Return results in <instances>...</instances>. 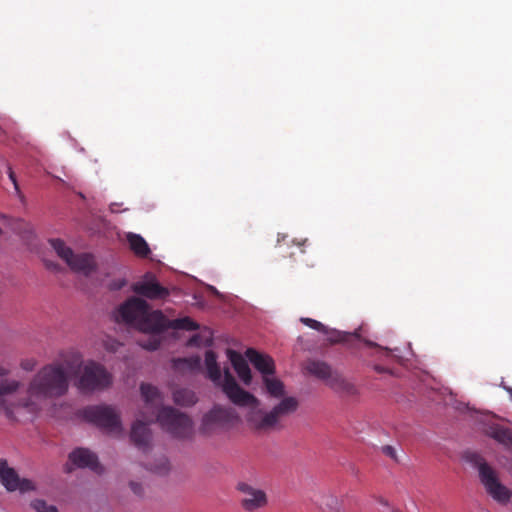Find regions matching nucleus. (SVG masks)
Wrapping results in <instances>:
<instances>
[{"label":"nucleus","instance_id":"obj_3","mask_svg":"<svg viewBox=\"0 0 512 512\" xmlns=\"http://www.w3.org/2000/svg\"><path fill=\"white\" fill-rule=\"evenodd\" d=\"M66 360L67 354L62 362L46 365L35 374L28 387V398L16 405V413L25 410L34 414L47 400L60 397L68 391L71 370Z\"/></svg>","mask_w":512,"mask_h":512},{"label":"nucleus","instance_id":"obj_5","mask_svg":"<svg viewBox=\"0 0 512 512\" xmlns=\"http://www.w3.org/2000/svg\"><path fill=\"white\" fill-rule=\"evenodd\" d=\"M115 319L147 333H156L158 321H163L160 310L150 311L148 303L137 297L121 304L115 312Z\"/></svg>","mask_w":512,"mask_h":512},{"label":"nucleus","instance_id":"obj_11","mask_svg":"<svg viewBox=\"0 0 512 512\" xmlns=\"http://www.w3.org/2000/svg\"><path fill=\"white\" fill-rule=\"evenodd\" d=\"M235 418L231 409L215 406L203 416L200 430L207 435L216 433L225 429Z\"/></svg>","mask_w":512,"mask_h":512},{"label":"nucleus","instance_id":"obj_33","mask_svg":"<svg viewBox=\"0 0 512 512\" xmlns=\"http://www.w3.org/2000/svg\"><path fill=\"white\" fill-rule=\"evenodd\" d=\"M374 370L378 373H385L387 372L388 370L382 366H379V365H375L374 366Z\"/></svg>","mask_w":512,"mask_h":512},{"label":"nucleus","instance_id":"obj_16","mask_svg":"<svg viewBox=\"0 0 512 512\" xmlns=\"http://www.w3.org/2000/svg\"><path fill=\"white\" fill-rule=\"evenodd\" d=\"M69 460L77 467L90 468L96 473L103 471L97 456L88 449L78 448L74 450L70 453Z\"/></svg>","mask_w":512,"mask_h":512},{"label":"nucleus","instance_id":"obj_17","mask_svg":"<svg viewBox=\"0 0 512 512\" xmlns=\"http://www.w3.org/2000/svg\"><path fill=\"white\" fill-rule=\"evenodd\" d=\"M227 357L243 384L250 385L252 374L246 359L240 353L231 349L227 350Z\"/></svg>","mask_w":512,"mask_h":512},{"label":"nucleus","instance_id":"obj_7","mask_svg":"<svg viewBox=\"0 0 512 512\" xmlns=\"http://www.w3.org/2000/svg\"><path fill=\"white\" fill-rule=\"evenodd\" d=\"M49 243L57 255L65 261L72 271L89 275L95 269V261L92 255L87 253L75 254L71 248L60 239H51Z\"/></svg>","mask_w":512,"mask_h":512},{"label":"nucleus","instance_id":"obj_24","mask_svg":"<svg viewBox=\"0 0 512 512\" xmlns=\"http://www.w3.org/2000/svg\"><path fill=\"white\" fill-rule=\"evenodd\" d=\"M201 359L199 356L189 358H178L173 360V367L178 371H195L200 368Z\"/></svg>","mask_w":512,"mask_h":512},{"label":"nucleus","instance_id":"obj_26","mask_svg":"<svg viewBox=\"0 0 512 512\" xmlns=\"http://www.w3.org/2000/svg\"><path fill=\"white\" fill-rule=\"evenodd\" d=\"M170 469L169 462L165 457L158 459V464L152 466L150 470L158 475H165Z\"/></svg>","mask_w":512,"mask_h":512},{"label":"nucleus","instance_id":"obj_20","mask_svg":"<svg viewBox=\"0 0 512 512\" xmlns=\"http://www.w3.org/2000/svg\"><path fill=\"white\" fill-rule=\"evenodd\" d=\"M300 321L309 328L317 330L326 335L330 342H340L343 340V336L340 331L329 329L327 326L315 319L302 317Z\"/></svg>","mask_w":512,"mask_h":512},{"label":"nucleus","instance_id":"obj_28","mask_svg":"<svg viewBox=\"0 0 512 512\" xmlns=\"http://www.w3.org/2000/svg\"><path fill=\"white\" fill-rule=\"evenodd\" d=\"M382 451L385 455L391 457L392 459H397L396 450L394 447L387 445L382 448Z\"/></svg>","mask_w":512,"mask_h":512},{"label":"nucleus","instance_id":"obj_6","mask_svg":"<svg viewBox=\"0 0 512 512\" xmlns=\"http://www.w3.org/2000/svg\"><path fill=\"white\" fill-rule=\"evenodd\" d=\"M81 416L88 422L95 424L106 433L121 436L123 425L119 411L111 405L88 406L81 411Z\"/></svg>","mask_w":512,"mask_h":512},{"label":"nucleus","instance_id":"obj_10","mask_svg":"<svg viewBox=\"0 0 512 512\" xmlns=\"http://www.w3.org/2000/svg\"><path fill=\"white\" fill-rule=\"evenodd\" d=\"M478 469L481 483L487 493L500 504L508 503L511 491L499 481L496 471L487 463L480 464Z\"/></svg>","mask_w":512,"mask_h":512},{"label":"nucleus","instance_id":"obj_9","mask_svg":"<svg viewBox=\"0 0 512 512\" xmlns=\"http://www.w3.org/2000/svg\"><path fill=\"white\" fill-rule=\"evenodd\" d=\"M307 370L315 377L324 380L326 384L337 392L353 394L355 387L352 383L346 381L339 373L333 371L329 365L324 362L312 361L308 363Z\"/></svg>","mask_w":512,"mask_h":512},{"label":"nucleus","instance_id":"obj_13","mask_svg":"<svg viewBox=\"0 0 512 512\" xmlns=\"http://www.w3.org/2000/svg\"><path fill=\"white\" fill-rule=\"evenodd\" d=\"M132 290L148 299H162L169 295L168 289L162 287L152 274H146L141 280L134 283Z\"/></svg>","mask_w":512,"mask_h":512},{"label":"nucleus","instance_id":"obj_37","mask_svg":"<svg viewBox=\"0 0 512 512\" xmlns=\"http://www.w3.org/2000/svg\"><path fill=\"white\" fill-rule=\"evenodd\" d=\"M507 391L511 394L512 396V388H507Z\"/></svg>","mask_w":512,"mask_h":512},{"label":"nucleus","instance_id":"obj_23","mask_svg":"<svg viewBox=\"0 0 512 512\" xmlns=\"http://www.w3.org/2000/svg\"><path fill=\"white\" fill-rule=\"evenodd\" d=\"M173 401L180 406H192L197 402L196 394L189 389H177L173 392Z\"/></svg>","mask_w":512,"mask_h":512},{"label":"nucleus","instance_id":"obj_19","mask_svg":"<svg viewBox=\"0 0 512 512\" xmlns=\"http://www.w3.org/2000/svg\"><path fill=\"white\" fill-rule=\"evenodd\" d=\"M313 502L320 512H342L338 498L328 492L315 495Z\"/></svg>","mask_w":512,"mask_h":512},{"label":"nucleus","instance_id":"obj_29","mask_svg":"<svg viewBox=\"0 0 512 512\" xmlns=\"http://www.w3.org/2000/svg\"><path fill=\"white\" fill-rule=\"evenodd\" d=\"M130 487L132 489V491L138 495V496H141L142 493H143V488L140 484L136 483V482H130Z\"/></svg>","mask_w":512,"mask_h":512},{"label":"nucleus","instance_id":"obj_34","mask_svg":"<svg viewBox=\"0 0 512 512\" xmlns=\"http://www.w3.org/2000/svg\"><path fill=\"white\" fill-rule=\"evenodd\" d=\"M198 341V336H193L190 340H189V344L190 345H194L196 344Z\"/></svg>","mask_w":512,"mask_h":512},{"label":"nucleus","instance_id":"obj_4","mask_svg":"<svg viewBox=\"0 0 512 512\" xmlns=\"http://www.w3.org/2000/svg\"><path fill=\"white\" fill-rule=\"evenodd\" d=\"M66 364L74 372V386L83 394L103 391L113 383L112 374L102 364L93 360L83 362L77 351L67 353Z\"/></svg>","mask_w":512,"mask_h":512},{"label":"nucleus","instance_id":"obj_1","mask_svg":"<svg viewBox=\"0 0 512 512\" xmlns=\"http://www.w3.org/2000/svg\"><path fill=\"white\" fill-rule=\"evenodd\" d=\"M205 366L207 377L222 388L233 404L250 409L248 421L256 430L267 431L277 428L282 419L295 413L299 407L298 399L287 394L285 384L275 373L261 379L262 393L269 399L279 400L270 410L265 411L260 408V401L253 394L237 384L229 370H225L224 375L221 374L216 354L211 350L205 354Z\"/></svg>","mask_w":512,"mask_h":512},{"label":"nucleus","instance_id":"obj_31","mask_svg":"<svg viewBox=\"0 0 512 512\" xmlns=\"http://www.w3.org/2000/svg\"><path fill=\"white\" fill-rule=\"evenodd\" d=\"M8 176H9V179L12 181V183L15 185V187H17V181H16L15 174L10 166L8 167Z\"/></svg>","mask_w":512,"mask_h":512},{"label":"nucleus","instance_id":"obj_35","mask_svg":"<svg viewBox=\"0 0 512 512\" xmlns=\"http://www.w3.org/2000/svg\"><path fill=\"white\" fill-rule=\"evenodd\" d=\"M210 290H211V292H212V293H214L215 295L220 296L219 291H218L215 287H212V286H211V287H210Z\"/></svg>","mask_w":512,"mask_h":512},{"label":"nucleus","instance_id":"obj_36","mask_svg":"<svg viewBox=\"0 0 512 512\" xmlns=\"http://www.w3.org/2000/svg\"><path fill=\"white\" fill-rule=\"evenodd\" d=\"M365 343H366L367 345H369V346H376V344H374V343H372V342H370V341H365Z\"/></svg>","mask_w":512,"mask_h":512},{"label":"nucleus","instance_id":"obj_25","mask_svg":"<svg viewBox=\"0 0 512 512\" xmlns=\"http://www.w3.org/2000/svg\"><path fill=\"white\" fill-rule=\"evenodd\" d=\"M31 507L36 512H59L56 506L50 505L47 502H45L44 500H40V499L32 501Z\"/></svg>","mask_w":512,"mask_h":512},{"label":"nucleus","instance_id":"obj_32","mask_svg":"<svg viewBox=\"0 0 512 512\" xmlns=\"http://www.w3.org/2000/svg\"><path fill=\"white\" fill-rule=\"evenodd\" d=\"M120 344L117 343V342H113L111 345H109L108 343L106 344V348L108 350H111V351H116L117 350V347L119 346Z\"/></svg>","mask_w":512,"mask_h":512},{"label":"nucleus","instance_id":"obj_2","mask_svg":"<svg viewBox=\"0 0 512 512\" xmlns=\"http://www.w3.org/2000/svg\"><path fill=\"white\" fill-rule=\"evenodd\" d=\"M140 394L144 407L139 411L137 419L131 427V440L139 449L146 450L151 441V431L148 425L154 421L158 422L161 428L174 437L186 438L193 432V422L185 413L177 409L164 406V396L160 390L149 383H141Z\"/></svg>","mask_w":512,"mask_h":512},{"label":"nucleus","instance_id":"obj_15","mask_svg":"<svg viewBox=\"0 0 512 512\" xmlns=\"http://www.w3.org/2000/svg\"><path fill=\"white\" fill-rule=\"evenodd\" d=\"M246 358L261 374V379L266 375H272L275 373V363L272 357L267 354L259 353L258 351L249 348L245 352Z\"/></svg>","mask_w":512,"mask_h":512},{"label":"nucleus","instance_id":"obj_14","mask_svg":"<svg viewBox=\"0 0 512 512\" xmlns=\"http://www.w3.org/2000/svg\"><path fill=\"white\" fill-rule=\"evenodd\" d=\"M0 480L8 491L27 492L34 489L32 481L20 480L14 469L10 468L5 460H0Z\"/></svg>","mask_w":512,"mask_h":512},{"label":"nucleus","instance_id":"obj_8","mask_svg":"<svg viewBox=\"0 0 512 512\" xmlns=\"http://www.w3.org/2000/svg\"><path fill=\"white\" fill-rule=\"evenodd\" d=\"M239 503L245 512H259L269 504L267 492L249 482L241 481L236 485Z\"/></svg>","mask_w":512,"mask_h":512},{"label":"nucleus","instance_id":"obj_30","mask_svg":"<svg viewBox=\"0 0 512 512\" xmlns=\"http://www.w3.org/2000/svg\"><path fill=\"white\" fill-rule=\"evenodd\" d=\"M122 206V203L113 202L110 204L109 209L112 213L119 212V207Z\"/></svg>","mask_w":512,"mask_h":512},{"label":"nucleus","instance_id":"obj_12","mask_svg":"<svg viewBox=\"0 0 512 512\" xmlns=\"http://www.w3.org/2000/svg\"><path fill=\"white\" fill-rule=\"evenodd\" d=\"M9 373L8 368L0 365V407L3 408L6 415L10 418L16 413V405L11 406L8 400L21 387L20 381L14 378H5Z\"/></svg>","mask_w":512,"mask_h":512},{"label":"nucleus","instance_id":"obj_22","mask_svg":"<svg viewBox=\"0 0 512 512\" xmlns=\"http://www.w3.org/2000/svg\"><path fill=\"white\" fill-rule=\"evenodd\" d=\"M486 434L505 447L512 446V430L506 427L492 425L486 430Z\"/></svg>","mask_w":512,"mask_h":512},{"label":"nucleus","instance_id":"obj_18","mask_svg":"<svg viewBox=\"0 0 512 512\" xmlns=\"http://www.w3.org/2000/svg\"><path fill=\"white\" fill-rule=\"evenodd\" d=\"M162 320L157 323L156 333L162 332L166 329H175V330H186V331H194L199 328V325L190 317H183L174 320L167 319L162 313Z\"/></svg>","mask_w":512,"mask_h":512},{"label":"nucleus","instance_id":"obj_21","mask_svg":"<svg viewBox=\"0 0 512 512\" xmlns=\"http://www.w3.org/2000/svg\"><path fill=\"white\" fill-rule=\"evenodd\" d=\"M126 240L136 256L145 258L150 254L149 245L141 235L129 232L126 234Z\"/></svg>","mask_w":512,"mask_h":512},{"label":"nucleus","instance_id":"obj_27","mask_svg":"<svg viewBox=\"0 0 512 512\" xmlns=\"http://www.w3.org/2000/svg\"><path fill=\"white\" fill-rule=\"evenodd\" d=\"M160 345V341L156 336H153L147 343L142 344V347L146 350H156Z\"/></svg>","mask_w":512,"mask_h":512}]
</instances>
